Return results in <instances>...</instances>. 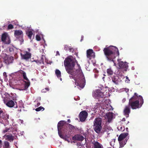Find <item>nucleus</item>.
<instances>
[{
	"label": "nucleus",
	"instance_id": "f257e3e1",
	"mask_svg": "<svg viewBox=\"0 0 148 148\" xmlns=\"http://www.w3.org/2000/svg\"><path fill=\"white\" fill-rule=\"evenodd\" d=\"M75 58L72 56L66 58L64 65L67 73L70 75V78L73 79L75 84L83 88L85 84L86 81L80 66Z\"/></svg>",
	"mask_w": 148,
	"mask_h": 148
},
{
	"label": "nucleus",
	"instance_id": "f03ea898",
	"mask_svg": "<svg viewBox=\"0 0 148 148\" xmlns=\"http://www.w3.org/2000/svg\"><path fill=\"white\" fill-rule=\"evenodd\" d=\"M103 51L107 60L110 62H112L115 64L114 59L117 56H119L118 49L116 47L110 46L104 48Z\"/></svg>",
	"mask_w": 148,
	"mask_h": 148
},
{
	"label": "nucleus",
	"instance_id": "7ed1b4c3",
	"mask_svg": "<svg viewBox=\"0 0 148 148\" xmlns=\"http://www.w3.org/2000/svg\"><path fill=\"white\" fill-rule=\"evenodd\" d=\"M144 102L142 96H138L136 93L129 100L128 106L132 109H136L141 107Z\"/></svg>",
	"mask_w": 148,
	"mask_h": 148
},
{
	"label": "nucleus",
	"instance_id": "20e7f679",
	"mask_svg": "<svg viewBox=\"0 0 148 148\" xmlns=\"http://www.w3.org/2000/svg\"><path fill=\"white\" fill-rule=\"evenodd\" d=\"M11 95L13 96V97L12 99H11L10 98V95L9 97L6 96L3 99V101L4 103L8 107L10 108H12L15 105V103L14 101L12 100H16V95L15 94H13L11 93H10Z\"/></svg>",
	"mask_w": 148,
	"mask_h": 148
},
{
	"label": "nucleus",
	"instance_id": "39448f33",
	"mask_svg": "<svg viewBox=\"0 0 148 148\" xmlns=\"http://www.w3.org/2000/svg\"><path fill=\"white\" fill-rule=\"evenodd\" d=\"M101 121V119L98 117L95 119L94 122V129L95 131L97 134L100 133L102 129Z\"/></svg>",
	"mask_w": 148,
	"mask_h": 148
},
{
	"label": "nucleus",
	"instance_id": "423d86ee",
	"mask_svg": "<svg viewBox=\"0 0 148 148\" xmlns=\"http://www.w3.org/2000/svg\"><path fill=\"white\" fill-rule=\"evenodd\" d=\"M1 40L5 44H9L11 42L10 37L8 33L6 32L2 34Z\"/></svg>",
	"mask_w": 148,
	"mask_h": 148
},
{
	"label": "nucleus",
	"instance_id": "0eeeda50",
	"mask_svg": "<svg viewBox=\"0 0 148 148\" xmlns=\"http://www.w3.org/2000/svg\"><path fill=\"white\" fill-rule=\"evenodd\" d=\"M92 96L97 99L104 97L103 93L99 89L93 91L92 93Z\"/></svg>",
	"mask_w": 148,
	"mask_h": 148
},
{
	"label": "nucleus",
	"instance_id": "6e6552de",
	"mask_svg": "<svg viewBox=\"0 0 148 148\" xmlns=\"http://www.w3.org/2000/svg\"><path fill=\"white\" fill-rule=\"evenodd\" d=\"M88 115V113L85 110L81 112L79 115V117L81 121L83 122L85 121Z\"/></svg>",
	"mask_w": 148,
	"mask_h": 148
},
{
	"label": "nucleus",
	"instance_id": "1a4fd4ad",
	"mask_svg": "<svg viewBox=\"0 0 148 148\" xmlns=\"http://www.w3.org/2000/svg\"><path fill=\"white\" fill-rule=\"evenodd\" d=\"M120 60L119 59L117 60L119 68L121 69H125V70L126 71L128 68L127 63V62L124 63L123 61H120Z\"/></svg>",
	"mask_w": 148,
	"mask_h": 148
},
{
	"label": "nucleus",
	"instance_id": "9d476101",
	"mask_svg": "<svg viewBox=\"0 0 148 148\" xmlns=\"http://www.w3.org/2000/svg\"><path fill=\"white\" fill-rule=\"evenodd\" d=\"M21 55L22 58L26 60L30 58L31 56V54L27 51H25L23 54L21 53Z\"/></svg>",
	"mask_w": 148,
	"mask_h": 148
},
{
	"label": "nucleus",
	"instance_id": "9b49d317",
	"mask_svg": "<svg viewBox=\"0 0 148 148\" xmlns=\"http://www.w3.org/2000/svg\"><path fill=\"white\" fill-rule=\"evenodd\" d=\"M130 107L128 105L126 106L123 110L124 115L126 117H128L129 116V114L130 112Z\"/></svg>",
	"mask_w": 148,
	"mask_h": 148
},
{
	"label": "nucleus",
	"instance_id": "f8f14e48",
	"mask_svg": "<svg viewBox=\"0 0 148 148\" xmlns=\"http://www.w3.org/2000/svg\"><path fill=\"white\" fill-rule=\"evenodd\" d=\"M84 137L80 134H76L72 138L73 140L82 141L84 140Z\"/></svg>",
	"mask_w": 148,
	"mask_h": 148
},
{
	"label": "nucleus",
	"instance_id": "ddd939ff",
	"mask_svg": "<svg viewBox=\"0 0 148 148\" xmlns=\"http://www.w3.org/2000/svg\"><path fill=\"white\" fill-rule=\"evenodd\" d=\"M95 53L92 49H89L87 51V56L88 58L91 59L92 58L94 57Z\"/></svg>",
	"mask_w": 148,
	"mask_h": 148
},
{
	"label": "nucleus",
	"instance_id": "4468645a",
	"mask_svg": "<svg viewBox=\"0 0 148 148\" xmlns=\"http://www.w3.org/2000/svg\"><path fill=\"white\" fill-rule=\"evenodd\" d=\"M112 82L116 84H118L119 82L121 81L120 78L117 76H113L112 77Z\"/></svg>",
	"mask_w": 148,
	"mask_h": 148
},
{
	"label": "nucleus",
	"instance_id": "2eb2a0df",
	"mask_svg": "<svg viewBox=\"0 0 148 148\" xmlns=\"http://www.w3.org/2000/svg\"><path fill=\"white\" fill-rule=\"evenodd\" d=\"M13 60V57L11 56L7 57H6L4 60V62L7 64H8L11 63H12Z\"/></svg>",
	"mask_w": 148,
	"mask_h": 148
},
{
	"label": "nucleus",
	"instance_id": "dca6fc26",
	"mask_svg": "<svg viewBox=\"0 0 148 148\" xmlns=\"http://www.w3.org/2000/svg\"><path fill=\"white\" fill-rule=\"evenodd\" d=\"M14 35L15 36H21V40H23V33L21 30H16L14 32Z\"/></svg>",
	"mask_w": 148,
	"mask_h": 148
},
{
	"label": "nucleus",
	"instance_id": "f3484780",
	"mask_svg": "<svg viewBox=\"0 0 148 148\" xmlns=\"http://www.w3.org/2000/svg\"><path fill=\"white\" fill-rule=\"evenodd\" d=\"M128 135V133H125L121 134L118 138V140L119 141L123 140Z\"/></svg>",
	"mask_w": 148,
	"mask_h": 148
},
{
	"label": "nucleus",
	"instance_id": "a211bd4d",
	"mask_svg": "<svg viewBox=\"0 0 148 148\" xmlns=\"http://www.w3.org/2000/svg\"><path fill=\"white\" fill-rule=\"evenodd\" d=\"M64 121H60L57 125L58 130H63V128L64 126Z\"/></svg>",
	"mask_w": 148,
	"mask_h": 148
},
{
	"label": "nucleus",
	"instance_id": "6ab92c4d",
	"mask_svg": "<svg viewBox=\"0 0 148 148\" xmlns=\"http://www.w3.org/2000/svg\"><path fill=\"white\" fill-rule=\"evenodd\" d=\"M92 143L93 145L94 148H102L101 145L97 141H93Z\"/></svg>",
	"mask_w": 148,
	"mask_h": 148
},
{
	"label": "nucleus",
	"instance_id": "aec40b11",
	"mask_svg": "<svg viewBox=\"0 0 148 148\" xmlns=\"http://www.w3.org/2000/svg\"><path fill=\"white\" fill-rule=\"evenodd\" d=\"M5 114L3 112V111L0 108V117L1 118L4 119H9V116L7 115V118L5 117Z\"/></svg>",
	"mask_w": 148,
	"mask_h": 148
},
{
	"label": "nucleus",
	"instance_id": "412c9836",
	"mask_svg": "<svg viewBox=\"0 0 148 148\" xmlns=\"http://www.w3.org/2000/svg\"><path fill=\"white\" fill-rule=\"evenodd\" d=\"M106 116L108 119V122H110L112 120L113 117L112 113L110 112H109L106 114Z\"/></svg>",
	"mask_w": 148,
	"mask_h": 148
},
{
	"label": "nucleus",
	"instance_id": "4be33fe9",
	"mask_svg": "<svg viewBox=\"0 0 148 148\" xmlns=\"http://www.w3.org/2000/svg\"><path fill=\"white\" fill-rule=\"evenodd\" d=\"M5 136L7 138V140L10 141L14 140V137L12 134H6L5 135Z\"/></svg>",
	"mask_w": 148,
	"mask_h": 148
},
{
	"label": "nucleus",
	"instance_id": "5701e85b",
	"mask_svg": "<svg viewBox=\"0 0 148 148\" xmlns=\"http://www.w3.org/2000/svg\"><path fill=\"white\" fill-rule=\"evenodd\" d=\"M58 131L59 135L61 138L64 139H66V138H69L68 136H64L61 133V130H58Z\"/></svg>",
	"mask_w": 148,
	"mask_h": 148
},
{
	"label": "nucleus",
	"instance_id": "b1692460",
	"mask_svg": "<svg viewBox=\"0 0 148 148\" xmlns=\"http://www.w3.org/2000/svg\"><path fill=\"white\" fill-rule=\"evenodd\" d=\"M26 34L28 37L29 39H31V37L33 34L32 31L31 30H28L26 32Z\"/></svg>",
	"mask_w": 148,
	"mask_h": 148
},
{
	"label": "nucleus",
	"instance_id": "393cba45",
	"mask_svg": "<svg viewBox=\"0 0 148 148\" xmlns=\"http://www.w3.org/2000/svg\"><path fill=\"white\" fill-rule=\"evenodd\" d=\"M24 82L25 83L24 84L25 89H24V90H26L27 89V88L30 86V82L29 80L28 81H27V82L24 81Z\"/></svg>",
	"mask_w": 148,
	"mask_h": 148
},
{
	"label": "nucleus",
	"instance_id": "a878e982",
	"mask_svg": "<svg viewBox=\"0 0 148 148\" xmlns=\"http://www.w3.org/2000/svg\"><path fill=\"white\" fill-rule=\"evenodd\" d=\"M55 73L58 77H60L61 76V72L58 69H56L55 71Z\"/></svg>",
	"mask_w": 148,
	"mask_h": 148
},
{
	"label": "nucleus",
	"instance_id": "bb28decb",
	"mask_svg": "<svg viewBox=\"0 0 148 148\" xmlns=\"http://www.w3.org/2000/svg\"><path fill=\"white\" fill-rule=\"evenodd\" d=\"M119 142L120 146L121 147H123L126 144V143L127 142V140H126L124 141L123 140Z\"/></svg>",
	"mask_w": 148,
	"mask_h": 148
},
{
	"label": "nucleus",
	"instance_id": "cd10ccee",
	"mask_svg": "<svg viewBox=\"0 0 148 148\" xmlns=\"http://www.w3.org/2000/svg\"><path fill=\"white\" fill-rule=\"evenodd\" d=\"M107 72L108 75H112L113 73V71L111 68L108 69L107 70Z\"/></svg>",
	"mask_w": 148,
	"mask_h": 148
},
{
	"label": "nucleus",
	"instance_id": "c85d7f7f",
	"mask_svg": "<svg viewBox=\"0 0 148 148\" xmlns=\"http://www.w3.org/2000/svg\"><path fill=\"white\" fill-rule=\"evenodd\" d=\"M22 74L23 79L26 81H28L29 79L26 76V73L24 71H23Z\"/></svg>",
	"mask_w": 148,
	"mask_h": 148
},
{
	"label": "nucleus",
	"instance_id": "c756f323",
	"mask_svg": "<svg viewBox=\"0 0 148 148\" xmlns=\"http://www.w3.org/2000/svg\"><path fill=\"white\" fill-rule=\"evenodd\" d=\"M44 109H45V108L43 107H41V106H40V107L36 109L35 110L36 111L38 112V111H40V110L43 111V110H44Z\"/></svg>",
	"mask_w": 148,
	"mask_h": 148
},
{
	"label": "nucleus",
	"instance_id": "7c9ffc66",
	"mask_svg": "<svg viewBox=\"0 0 148 148\" xmlns=\"http://www.w3.org/2000/svg\"><path fill=\"white\" fill-rule=\"evenodd\" d=\"M9 51L11 53H13L14 52V48L12 47H8Z\"/></svg>",
	"mask_w": 148,
	"mask_h": 148
},
{
	"label": "nucleus",
	"instance_id": "2f4dec72",
	"mask_svg": "<svg viewBox=\"0 0 148 148\" xmlns=\"http://www.w3.org/2000/svg\"><path fill=\"white\" fill-rule=\"evenodd\" d=\"M14 28L13 25L12 24H10L8 25V29H11Z\"/></svg>",
	"mask_w": 148,
	"mask_h": 148
},
{
	"label": "nucleus",
	"instance_id": "473e14b6",
	"mask_svg": "<svg viewBox=\"0 0 148 148\" xmlns=\"http://www.w3.org/2000/svg\"><path fill=\"white\" fill-rule=\"evenodd\" d=\"M5 147L6 148H9V143L8 142H5Z\"/></svg>",
	"mask_w": 148,
	"mask_h": 148
},
{
	"label": "nucleus",
	"instance_id": "72a5a7b5",
	"mask_svg": "<svg viewBox=\"0 0 148 148\" xmlns=\"http://www.w3.org/2000/svg\"><path fill=\"white\" fill-rule=\"evenodd\" d=\"M69 127L71 130H74L75 129V127L70 124H69Z\"/></svg>",
	"mask_w": 148,
	"mask_h": 148
},
{
	"label": "nucleus",
	"instance_id": "f704fd0d",
	"mask_svg": "<svg viewBox=\"0 0 148 148\" xmlns=\"http://www.w3.org/2000/svg\"><path fill=\"white\" fill-rule=\"evenodd\" d=\"M64 49L66 51H68L69 50V47H68V45H65L64 46Z\"/></svg>",
	"mask_w": 148,
	"mask_h": 148
},
{
	"label": "nucleus",
	"instance_id": "c9c22d12",
	"mask_svg": "<svg viewBox=\"0 0 148 148\" xmlns=\"http://www.w3.org/2000/svg\"><path fill=\"white\" fill-rule=\"evenodd\" d=\"M36 40L37 41H40L41 40V38L40 36L38 35H37L36 36Z\"/></svg>",
	"mask_w": 148,
	"mask_h": 148
},
{
	"label": "nucleus",
	"instance_id": "e433bc0d",
	"mask_svg": "<svg viewBox=\"0 0 148 148\" xmlns=\"http://www.w3.org/2000/svg\"><path fill=\"white\" fill-rule=\"evenodd\" d=\"M9 130H10L9 128H5V130H3V133L5 134V133L7 132Z\"/></svg>",
	"mask_w": 148,
	"mask_h": 148
},
{
	"label": "nucleus",
	"instance_id": "4c0bfd02",
	"mask_svg": "<svg viewBox=\"0 0 148 148\" xmlns=\"http://www.w3.org/2000/svg\"><path fill=\"white\" fill-rule=\"evenodd\" d=\"M69 51L71 52H73L74 51L72 47H69Z\"/></svg>",
	"mask_w": 148,
	"mask_h": 148
},
{
	"label": "nucleus",
	"instance_id": "58836bf2",
	"mask_svg": "<svg viewBox=\"0 0 148 148\" xmlns=\"http://www.w3.org/2000/svg\"><path fill=\"white\" fill-rule=\"evenodd\" d=\"M45 90H46V91L44 90H42L43 92H46V91H48L49 90V88H45Z\"/></svg>",
	"mask_w": 148,
	"mask_h": 148
},
{
	"label": "nucleus",
	"instance_id": "ea45409f",
	"mask_svg": "<svg viewBox=\"0 0 148 148\" xmlns=\"http://www.w3.org/2000/svg\"><path fill=\"white\" fill-rule=\"evenodd\" d=\"M34 61L35 62H36V63H39L40 64L41 63H42L43 62V60H41L40 61H38V60H37V61L35 60Z\"/></svg>",
	"mask_w": 148,
	"mask_h": 148
},
{
	"label": "nucleus",
	"instance_id": "a19ab883",
	"mask_svg": "<svg viewBox=\"0 0 148 148\" xmlns=\"http://www.w3.org/2000/svg\"><path fill=\"white\" fill-rule=\"evenodd\" d=\"M3 75L5 77H6L7 76V74H6V72H4L3 73Z\"/></svg>",
	"mask_w": 148,
	"mask_h": 148
},
{
	"label": "nucleus",
	"instance_id": "79ce46f5",
	"mask_svg": "<svg viewBox=\"0 0 148 148\" xmlns=\"http://www.w3.org/2000/svg\"><path fill=\"white\" fill-rule=\"evenodd\" d=\"M98 76V74L97 73L95 74V78H97V77Z\"/></svg>",
	"mask_w": 148,
	"mask_h": 148
},
{
	"label": "nucleus",
	"instance_id": "37998d69",
	"mask_svg": "<svg viewBox=\"0 0 148 148\" xmlns=\"http://www.w3.org/2000/svg\"><path fill=\"white\" fill-rule=\"evenodd\" d=\"M2 142L1 140H0V148L1 146V145H2Z\"/></svg>",
	"mask_w": 148,
	"mask_h": 148
},
{
	"label": "nucleus",
	"instance_id": "c03bdc74",
	"mask_svg": "<svg viewBox=\"0 0 148 148\" xmlns=\"http://www.w3.org/2000/svg\"><path fill=\"white\" fill-rule=\"evenodd\" d=\"M67 122L69 123H70L71 122V120L69 119L67 120Z\"/></svg>",
	"mask_w": 148,
	"mask_h": 148
},
{
	"label": "nucleus",
	"instance_id": "a18cd8bd",
	"mask_svg": "<svg viewBox=\"0 0 148 148\" xmlns=\"http://www.w3.org/2000/svg\"><path fill=\"white\" fill-rule=\"evenodd\" d=\"M94 71L95 72H97V73H98V71L97 70H94Z\"/></svg>",
	"mask_w": 148,
	"mask_h": 148
},
{
	"label": "nucleus",
	"instance_id": "49530a36",
	"mask_svg": "<svg viewBox=\"0 0 148 148\" xmlns=\"http://www.w3.org/2000/svg\"><path fill=\"white\" fill-rule=\"evenodd\" d=\"M123 121H125V118H123L122 120Z\"/></svg>",
	"mask_w": 148,
	"mask_h": 148
},
{
	"label": "nucleus",
	"instance_id": "de8ad7c7",
	"mask_svg": "<svg viewBox=\"0 0 148 148\" xmlns=\"http://www.w3.org/2000/svg\"><path fill=\"white\" fill-rule=\"evenodd\" d=\"M126 131H127L128 132V131L127 130H128V128L127 127H126Z\"/></svg>",
	"mask_w": 148,
	"mask_h": 148
},
{
	"label": "nucleus",
	"instance_id": "09e8293b",
	"mask_svg": "<svg viewBox=\"0 0 148 148\" xmlns=\"http://www.w3.org/2000/svg\"><path fill=\"white\" fill-rule=\"evenodd\" d=\"M57 53H58V54L59 55H60V54L59 53L58 51H57Z\"/></svg>",
	"mask_w": 148,
	"mask_h": 148
},
{
	"label": "nucleus",
	"instance_id": "8fccbe9b",
	"mask_svg": "<svg viewBox=\"0 0 148 148\" xmlns=\"http://www.w3.org/2000/svg\"><path fill=\"white\" fill-rule=\"evenodd\" d=\"M121 131H123V130H122V127H121Z\"/></svg>",
	"mask_w": 148,
	"mask_h": 148
},
{
	"label": "nucleus",
	"instance_id": "3c124183",
	"mask_svg": "<svg viewBox=\"0 0 148 148\" xmlns=\"http://www.w3.org/2000/svg\"><path fill=\"white\" fill-rule=\"evenodd\" d=\"M126 79H128V78L127 77H126Z\"/></svg>",
	"mask_w": 148,
	"mask_h": 148
},
{
	"label": "nucleus",
	"instance_id": "603ef678",
	"mask_svg": "<svg viewBox=\"0 0 148 148\" xmlns=\"http://www.w3.org/2000/svg\"><path fill=\"white\" fill-rule=\"evenodd\" d=\"M38 104L40 105V103H38Z\"/></svg>",
	"mask_w": 148,
	"mask_h": 148
},
{
	"label": "nucleus",
	"instance_id": "864d4df0",
	"mask_svg": "<svg viewBox=\"0 0 148 148\" xmlns=\"http://www.w3.org/2000/svg\"><path fill=\"white\" fill-rule=\"evenodd\" d=\"M60 80H61V81L62 80V79H61H61H60Z\"/></svg>",
	"mask_w": 148,
	"mask_h": 148
},
{
	"label": "nucleus",
	"instance_id": "5fc2aeb1",
	"mask_svg": "<svg viewBox=\"0 0 148 148\" xmlns=\"http://www.w3.org/2000/svg\"><path fill=\"white\" fill-rule=\"evenodd\" d=\"M127 91H128L129 90L128 89H127Z\"/></svg>",
	"mask_w": 148,
	"mask_h": 148
},
{
	"label": "nucleus",
	"instance_id": "6e6d98bb",
	"mask_svg": "<svg viewBox=\"0 0 148 148\" xmlns=\"http://www.w3.org/2000/svg\"><path fill=\"white\" fill-rule=\"evenodd\" d=\"M129 123V121H128L127 123Z\"/></svg>",
	"mask_w": 148,
	"mask_h": 148
}]
</instances>
